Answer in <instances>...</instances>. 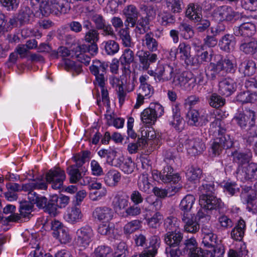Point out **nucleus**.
Returning a JSON list of instances; mask_svg holds the SVG:
<instances>
[{"mask_svg": "<svg viewBox=\"0 0 257 257\" xmlns=\"http://www.w3.org/2000/svg\"><path fill=\"white\" fill-rule=\"evenodd\" d=\"M32 248L33 249L29 257H53L49 253L43 254V249L40 247L39 243H35L34 246H33Z\"/></svg>", "mask_w": 257, "mask_h": 257, "instance_id": "nucleus-59", "label": "nucleus"}, {"mask_svg": "<svg viewBox=\"0 0 257 257\" xmlns=\"http://www.w3.org/2000/svg\"><path fill=\"white\" fill-rule=\"evenodd\" d=\"M113 210L107 206L96 207L93 212L92 215L95 219L99 221L108 222L113 217Z\"/></svg>", "mask_w": 257, "mask_h": 257, "instance_id": "nucleus-22", "label": "nucleus"}, {"mask_svg": "<svg viewBox=\"0 0 257 257\" xmlns=\"http://www.w3.org/2000/svg\"><path fill=\"white\" fill-rule=\"evenodd\" d=\"M164 228L169 231H177L179 227V221L174 216L167 217L164 221Z\"/></svg>", "mask_w": 257, "mask_h": 257, "instance_id": "nucleus-37", "label": "nucleus"}, {"mask_svg": "<svg viewBox=\"0 0 257 257\" xmlns=\"http://www.w3.org/2000/svg\"><path fill=\"white\" fill-rule=\"evenodd\" d=\"M170 124L176 130H180V126L183 122V119L181 117L179 109L177 106L173 108V115L171 120H169Z\"/></svg>", "mask_w": 257, "mask_h": 257, "instance_id": "nucleus-39", "label": "nucleus"}, {"mask_svg": "<svg viewBox=\"0 0 257 257\" xmlns=\"http://www.w3.org/2000/svg\"><path fill=\"white\" fill-rule=\"evenodd\" d=\"M29 200L34 205L36 204L39 208H45L47 205V199L44 196H39L38 194H30Z\"/></svg>", "mask_w": 257, "mask_h": 257, "instance_id": "nucleus-41", "label": "nucleus"}, {"mask_svg": "<svg viewBox=\"0 0 257 257\" xmlns=\"http://www.w3.org/2000/svg\"><path fill=\"white\" fill-rule=\"evenodd\" d=\"M256 69V64L251 59L244 58L241 60L239 65V71L244 75L250 76L255 73Z\"/></svg>", "mask_w": 257, "mask_h": 257, "instance_id": "nucleus-26", "label": "nucleus"}, {"mask_svg": "<svg viewBox=\"0 0 257 257\" xmlns=\"http://www.w3.org/2000/svg\"><path fill=\"white\" fill-rule=\"evenodd\" d=\"M34 210V205L29 201L21 202L19 207L20 215L23 218L30 219L33 215L31 214Z\"/></svg>", "mask_w": 257, "mask_h": 257, "instance_id": "nucleus-34", "label": "nucleus"}, {"mask_svg": "<svg viewBox=\"0 0 257 257\" xmlns=\"http://www.w3.org/2000/svg\"><path fill=\"white\" fill-rule=\"evenodd\" d=\"M138 187L139 189L147 193H149L152 187L151 184L148 180V175L147 174H142L139 177L138 180Z\"/></svg>", "mask_w": 257, "mask_h": 257, "instance_id": "nucleus-40", "label": "nucleus"}, {"mask_svg": "<svg viewBox=\"0 0 257 257\" xmlns=\"http://www.w3.org/2000/svg\"><path fill=\"white\" fill-rule=\"evenodd\" d=\"M181 188V186L177 185L172 187L171 188H168L167 190L160 189L158 187H154L153 188V192L154 194L161 198H165L167 196H172L179 192Z\"/></svg>", "mask_w": 257, "mask_h": 257, "instance_id": "nucleus-30", "label": "nucleus"}, {"mask_svg": "<svg viewBox=\"0 0 257 257\" xmlns=\"http://www.w3.org/2000/svg\"><path fill=\"white\" fill-rule=\"evenodd\" d=\"M213 16L219 21H231L235 17V13L231 7L223 6L216 8L214 11Z\"/></svg>", "mask_w": 257, "mask_h": 257, "instance_id": "nucleus-20", "label": "nucleus"}, {"mask_svg": "<svg viewBox=\"0 0 257 257\" xmlns=\"http://www.w3.org/2000/svg\"><path fill=\"white\" fill-rule=\"evenodd\" d=\"M122 14L125 17L124 29H123V32H127L129 31L130 27L133 28L135 26L139 13L134 5H130L123 9Z\"/></svg>", "mask_w": 257, "mask_h": 257, "instance_id": "nucleus-9", "label": "nucleus"}, {"mask_svg": "<svg viewBox=\"0 0 257 257\" xmlns=\"http://www.w3.org/2000/svg\"><path fill=\"white\" fill-rule=\"evenodd\" d=\"M46 178L47 182L51 184L53 189H59L62 186L66 175L63 170L56 168L49 170L46 175Z\"/></svg>", "mask_w": 257, "mask_h": 257, "instance_id": "nucleus-8", "label": "nucleus"}, {"mask_svg": "<svg viewBox=\"0 0 257 257\" xmlns=\"http://www.w3.org/2000/svg\"><path fill=\"white\" fill-rule=\"evenodd\" d=\"M233 161L237 163L238 167L243 166L250 161L252 157V153L250 151L242 152L235 150L231 153Z\"/></svg>", "mask_w": 257, "mask_h": 257, "instance_id": "nucleus-28", "label": "nucleus"}, {"mask_svg": "<svg viewBox=\"0 0 257 257\" xmlns=\"http://www.w3.org/2000/svg\"><path fill=\"white\" fill-rule=\"evenodd\" d=\"M111 252V248L107 246H99L94 251L96 257H107Z\"/></svg>", "mask_w": 257, "mask_h": 257, "instance_id": "nucleus-64", "label": "nucleus"}, {"mask_svg": "<svg viewBox=\"0 0 257 257\" xmlns=\"http://www.w3.org/2000/svg\"><path fill=\"white\" fill-rule=\"evenodd\" d=\"M236 174L237 178L242 182L257 179V163H250L245 166L238 167Z\"/></svg>", "mask_w": 257, "mask_h": 257, "instance_id": "nucleus-5", "label": "nucleus"}, {"mask_svg": "<svg viewBox=\"0 0 257 257\" xmlns=\"http://www.w3.org/2000/svg\"><path fill=\"white\" fill-rule=\"evenodd\" d=\"M149 107L157 118L162 116L164 113V107L158 102L151 103Z\"/></svg>", "mask_w": 257, "mask_h": 257, "instance_id": "nucleus-60", "label": "nucleus"}, {"mask_svg": "<svg viewBox=\"0 0 257 257\" xmlns=\"http://www.w3.org/2000/svg\"><path fill=\"white\" fill-rule=\"evenodd\" d=\"M64 67L66 70L75 72L76 74H79L82 71L81 65L68 59L64 61Z\"/></svg>", "mask_w": 257, "mask_h": 257, "instance_id": "nucleus-44", "label": "nucleus"}, {"mask_svg": "<svg viewBox=\"0 0 257 257\" xmlns=\"http://www.w3.org/2000/svg\"><path fill=\"white\" fill-rule=\"evenodd\" d=\"M157 79L164 82L170 80L174 73V68L168 65H158L156 68Z\"/></svg>", "mask_w": 257, "mask_h": 257, "instance_id": "nucleus-21", "label": "nucleus"}, {"mask_svg": "<svg viewBox=\"0 0 257 257\" xmlns=\"http://www.w3.org/2000/svg\"><path fill=\"white\" fill-rule=\"evenodd\" d=\"M67 172L69 176L70 183H78L82 186L87 185L89 184L90 178L87 177L82 176L81 173L76 166H69L67 168Z\"/></svg>", "mask_w": 257, "mask_h": 257, "instance_id": "nucleus-16", "label": "nucleus"}, {"mask_svg": "<svg viewBox=\"0 0 257 257\" xmlns=\"http://www.w3.org/2000/svg\"><path fill=\"white\" fill-rule=\"evenodd\" d=\"M216 239L217 235L213 233L203 236L202 242L205 246L213 247L216 243Z\"/></svg>", "mask_w": 257, "mask_h": 257, "instance_id": "nucleus-63", "label": "nucleus"}, {"mask_svg": "<svg viewBox=\"0 0 257 257\" xmlns=\"http://www.w3.org/2000/svg\"><path fill=\"white\" fill-rule=\"evenodd\" d=\"M202 170L198 168L191 167L186 172V177L190 181L198 180L201 177Z\"/></svg>", "mask_w": 257, "mask_h": 257, "instance_id": "nucleus-48", "label": "nucleus"}, {"mask_svg": "<svg viewBox=\"0 0 257 257\" xmlns=\"http://www.w3.org/2000/svg\"><path fill=\"white\" fill-rule=\"evenodd\" d=\"M187 117L189 124L196 126H202L208 121L203 115H200L199 111L195 109L190 110L187 113Z\"/></svg>", "mask_w": 257, "mask_h": 257, "instance_id": "nucleus-24", "label": "nucleus"}, {"mask_svg": "<svg viewBox=\"0 0 257 257\" xmlns=\"http://www.w3.org/2000/svg\"><path fill=\"white\" fill-rule=\"evenodd\" d=\"M76 235L77 245L82 248H86L92 241L94 234L91 226L85 225L77 230Z\"/></svg>", "mask_w": 257, "mask_h": 257, "instance_id": "nucleus-7", "label": "nucleus"}, {"mask_svg": "<svg viewBox=\"0 0 257 257\" xmlns=\"http://www.w3.org/2000/svg\"><path fill=\"white\" fill-rule=\"evenodd\" d=\"M53 235L58 239L62 243H66L70 242L71 237L65 229H60L57 232H53Z\"/></svg>", "mask_w": 257, "mask_h": 257, "instance_id": "nucleus-55", "label": "nucleus"}, {"mask_svg": "<svg viewBox=\"0 0 257 257\" xmlns=\"http://www.w3.org/2000/svg\"><path fill=\"white\" fill-rule=\"evenodd\" d=\"M136 56L139 58L140 67L145 71L148 70L150 65L155 63L158 59L156 54L144 50L138 51Z\"/></svg>", "mask_w": 257, "mask_h": 257, "instance_id": "nucleus-12", "label": "nucleus"}, {"mask_svg": "<svg viewBox=\"0 0 257 257\" xmlns=\"http://www.w3.org/2000/svg\"><path fill=\"white\" fill-rule=\"evenodd\" d=\"M122 171L127 174L133 173L135 168V164L131 158H128L123 161L121 164L118 163V166Z\"/></svg>", "mask_w": 257, "mask_h": 257, "instance_id": "nucleus-45", "label": "nucleus"}, {"mask_svg": "<svg viewBox=\"0 0 257 257\" xmlns=\"http://www.w3.org/2000/svg\"><path fill=\"white\" fill-rule=\"evenodd\" d=\"M209 102L211 106L218 108L225 104V99L221 96L216 93H213L211 95Z\"/></svg>", "mask_w": 257, "mask_h": 257, "instance_id": "nucleus-49", "label": "nucleus"}, {"mask_svg": "<svg viewBox=\"0 0 257 257\" xmlns=\"http://www.w3.org/2000/svg\"><path fill=\"white\" fill-rule=\"evenodd\" d=\"M154 88L150 84H146L144 86H140L138 93L146 97V98H150L154 94Z\"/></svg>", "mask_w": 257, "mask_h": 257, "instance_id": "nucleus-61", "label": "nucleus"}, {"mask_svg": "<svg viewBox=\"0 0 257 257\" xmlns=\"http://www.w3.org/2000/svg\"><path fill=\"white\" fill-rule=\"evenodd\" d=\"M52 201L56 202L59 208H64L69 203L70 198L68 196L61 195L60 197L55 195L52 196Z\"/></svg>", "mask_w": 257, "mask_h": 257, "instance_id": "nucleus-62", "label": "nucleus"}, {"mask_svg": "<svg viewBox=\"0 0 257 257\" xmlns=\"http://www.w3.org/2000/svg\"><path fill=\"white\" fill-rule=\"evenodd\" d=\"M245 223L244 220L240 219L237 224L231 232L232 238L236 240H241L244 236Z\"/></svg>", "mask_w": 257, "mask_h": 257, "instance_id": "nucleus-32", "label": "nucleus"}, {"mask_svg": "<svg viewBox=\"0 0 257 257\" xmlns=\"http://www.w3.org/2000/svg\"><path fill=\"white\" fill-rule=\"evenodd\" d=\"M178 54H180V59L185 62L187 65L192 66L195 62H193V57L190 55V47L186 44L180 43L178 48Z\"/></svg>", "mask_w": 257, "mask_h": 257, "instance_id": "nucleus-27", "label": "nucleus"}, {"mask_svg": "<svg viewBox=\"0 0 257 257\" xmlns=\"http://www.w3.org/2000/svg\"><path fill=\"white\" fill-rule=\"evenodd\" d=\"M195 198L194 196L191 194L185 196L181 200L180 204V209L184 211V213H189L193 205L195 202Z\"/></svg>", "mask_w": 257, "mask_h": 257, "instance_id": "nucleus-36", "label": "nucleus"}, {"mask_svg": "<svg viewBox=\"0 0 257 257\" xmlns=\"http://www.w3.org/2000/svg\"><path fill=\"white\" fill-rule=\"evenodd\" d=\"M83 217V214L80 208L73 205L68 208L65 215V219L68 222L74 224L80 221Z\"/></svg>", "mask_w": 257, "mask_h": 257, "instance_id": "nucleus-25", "label": "nucleus"}, {"mask_svg": "<svg viewBox=\"0 0 257 257\" xmlns=\"http://www.w3.org/2000/svg\"><path fill=\"white\" fill-rule=\"evenodd\" d=\"M141 118L144 123L148 125L154 124L157 119L156 115L154 114L149 107L141 112Z\"/></svg>", "mask_w": 257, "mask_h": 257, "instance_id": "nucleus-38", "label": "nucleus"}, {"mask_svg": "<svg viewBox=\"0 0 257 257\" xmlns=\"http://www.w3.org/2000/svg\"><path fill=\"white\" fill-rule=\"evenodd\" d=\"M184 144L188 153L193 156L201 153L205 149V144L198 137H189L185 139Z\"/></svg>", "mask_w": 257, "mask_h": 257, "instance_id": "nucleus-11", "label": "nucleus"}, {"mask_svg": "<svg viewBox=\"0 0 257 257\" xmlns=\"http://www.w3.org/2000/svg\"><path fill=\"white\" fill-rule=\"evenodd\" d=\"M172 84L183 90H191L196 84V79L191 72L184 71L173 77Z\"/></svg>", "mask_w": 257, "mask_h": 257, "instance_id": "nucleus-4", "label": "nucleus"}, {"mask_svg": "<svg viewBox=\"0 0 257 257\" xmlns=\"http://www.w3.org/2000/svg\"><path fill=\"white\" fill-rule=\"evenodd\" d=\"M120 173L117 170L112 169L106 173L104 177V181L107 186L115 187L120 181Z\"/></svg>", "mask_w": 257, "mask_h": 257, "instance_id": "nucleus-29", "label": "nucleus"}, {"mask_svg": "<svg viewBox=\"0 0 257 257\" xmlns=\"http://www.w3.org/2000/svg\"><path fill=\"white\" fill-rule=\"evenodd\" d=\"M198 247V244L196 239L194 237H191L185 239L183 244L180 245V249L185 254L189 255L193 251L196 247Z\"/></svg>", "mask_w": 257, "mask_h": 257, "instance_id": "nucleus-31", "label": "nucleus"}, {"mask_svg": "<svg viewBox=\"0 0 257 257\" xmlns=\"http://www.w3.org/2000/svg\"><path fill=\"white\" fill-rule=\"evenodd\" d=\"M107 67V63L98 60H94L90 66V71L95 76V81L98 85H102L105 82L106 78L105 75Z\"/></svg>", "mask_w": 257, "mask_h": 257, "instance_id": "nucleus-6", "label": "nucleus"}, {"mask_svg": "<svg viewBox=\"0 0 257 257\" xmlns=\"http://www.w3.org/2000/svg\"><path fill=\"white\" fill-rule=\"evenodd\" d=\"M32 16H33V12L29 7H24L20 12L17 19L20 22V24L21 25L29 21Z\"/></svg>", "mask_w": 257, "mask_h": 257, "instance_id": "nucleus-42", "label": "nucleus"}, {"mask_svg": "<svg viewBox=\"0 0 257 257\" xmlns=\"http://www.w3.org/2000/svg\"><path fill=\"white\" fill-rule=\"evenodd\" d=\"M167 7L173 13H180L183 8L182 0H167Z\"/></svg>", "mask_w": 257, "mask_h": 257, "instance_id": "nucleus-51", "label": "nucleus"}, {"mask_svg": "<svg viewBox=\"0 0 257 257\" xmlns=\"http://www.w3.org/2000/svg\"><path fill=\"white\" fill-rule=\"evenodd\" d=\"M112 204L114 207L121 210L127 207L128 201L122 196L116 195L113 199Z\"/></svg>", "mask_w": 257, "mask_h": 257, "instance_id": "nucleus-56", "label": "nucleus"}, {"mask_svg": "<svg viewBox=\"0 0 257 257\" xmlns=\"http://www.w3.org/2000/svg\"><path fill=\"white\" fill-rule=\"evenodd\" d=\"M163 220V215L159 212H156L151 217L146 219L148 225L152 228H157L159 226Z\"/></svg>", "mask_w": 257, "mask_h": 257, "instance_id": "nucleus-47", "label": "nucleus"}, {"mask_svg": "<svg viewBox=\"0 0 257 257\" xmlns=\"http://www.w3.org/2000/svg\"><path fill=\"white\" fill-rule=\"evenodd\" d=\"M98 33H86L85 39V41L91 44L87 45L82 44L76 46V51H88L92 55H96L98 52V47L96 42L98 40Z\"/></svg>", "mask_w": 257, "mask_h": 257, "instance_id": "nucleus-10", "label": "nucleus"}, {"mask_svg": "<svg viewBox=\"0 0 257 257\" xmlns=\"http://www.w3.org/2000/svg\"><path fill=\"white\" fill-rule=\"evenodd\" d=\"M160 180L164 183L176 184L181 180L179 173L175 172L173 168L170 166H166L160 172L159 174Z\"/></svg>", "mask_w": 257, "mask_h": 257, "instance_id": "nucleus-13", "label": "nucleus"}, {"mask_svg": "<svg viewBox=\"0 0 257 257\" xmlns=\"http://www.w3.org/2000/svg\"><path fill=\"white\" fill-rule=\"evenodd\" d=\"M186 16L189 19L194 21L195 22H199L202 18L199 7H196L193 4L189 5L186 11Z\"/></svg>", "mask_w": 257, "mask_h": 257, "instance_id": "nucleus-33", "label": "nucleus"}, {"mask_svg": "<svg viewBox=\"0 0 257 257\" xmlns=\"http://www.w3.org/2000/svg\"><path fill=\"white\" fill-rule=\"evenodd\" d=\"M182 221L184 224V229L186 232L195 233L199 231L200 225L194 214L188 212L183 213Z\"/></svg>", "mask_w": 257, "mask_h": 257, "instance_id": "nucleus-14", "label": "nucleus"}, {"mask_svg": "<svg viewBox=\"0 0 257 257\" xmlns=\"http://www.w3.org/2000/svg\"><path fill=\"white\" fill-rule=\"evenodd\" d=\"M200 198L203 196H210L214 194L215 191L214 185L211 183H203L199 188Z\"/></svg>", "mask_w": 257, "mask_h": 257, "instance_id": "nucleus-43", "label": "nucleus"}, {"mask_svg": "<svg viewBox=\"0 0 257 257\" xmlns=\"http://www.w3.org/2000/svg\"><path fill=\"white\" fill-rule=\"evenodd\" d=\"M107 192V189L105 187L98 190L91 191L89 194V197L93 201H97L105 197Z\"/></svg>", "mask_w": 257, "mask_h": 257, "instance_id": "nucleus-54", "label": "nucleus"}, {"mask_svg": "<svg viewBox=\"0 0 257 257\" xmlns=\"http://www.w3.org/2000/svg\"><path fill=\"white\" fill-rule=\"evenodd\" d=\"M86 13L88 17L95 24L97 29H103L104 32H113L111 26L105 25V21L103 17L97 14L93 9H90L87 8L86 9Z\"/></svg>", "mask_w": 257, "mask_h": 257, "instance_id": "nucleus-15", "label": "nucleus"}, {"mask_svg": "<svg viewBox=\"0 0 257 257\" xmlns=\"http://www.w3.org/2000/svg\"><path fill=\"white\" fill-rule=\"evenodd\" d=\"M104 49L107 54L113 55L118 52L119 46L114 41L109 40L105 42Z\"/></svg>", "mask_w": 257, "mask_h": 257, "instance_id": "nucleus-50", "label": "nucleus"}, {"mask_svg": "<svg viewBox=\"0 0 257 257\" xmlns=\"http://www.w3.org/2000/svg\"><path fill=\"white\" fill-rule=\"evenodd\" d=\"M70 8V4L67 0L44 1L40 5V11L44 16L51 14L56 15L65 14L69 12Z\"/></svg>", "mask_w": 257, "mask_h": 257, "instance_id": "nucleus-2", "label": "nucleus"}, {"mask_svg": "<svg viewBox=\"0 0 257 257\" xmlns=\"http://www.w3.org/2000/svg\"><path fill=\"white\" fill-rule=\"evenodd\" d=\"M114 226L113 224L106 223L101 224L98 228V232L103 235H109L113 233Z\"/></svg>", "mask_w": 257, "mask_h": 257, "instance_id": "nucleus-58", "label": "nucleus"}, {"mask_svg": "<svg viewBox=\"0 0 257 257\" xmlns=\"http://www.w3.org/2000/svg\"><path fill=\"white\" fill-rule=\"evenodd\" d=\"M47 188V183L42 180L35 179L28 183L22 185V191L28 193V198L30 194H37L34 191L35 190H46Z\"/></svg>", "mask_w": 257, "mask_h": 257, "instance_id": "nucleus-17", "label": "nucleus"}, {"mask_svg": "<svg viewBox=\"0 0 257 257\" xmlns=\"http://www.w3.org/2000/svg\"><path fill=\"white\" fill-rule=\"evenodd\" d=\"M199 204L201 207L207 208L208 210L220 208L223 205L221 200L214 195L208 197H201L199 198Z\"/></svg>", "mask_w": 257, "mask_h": 257, "instance_id": "nucleus-18", "label": "nucleus"}, {"mask_svg": "<svg viewBox=\"0 0 257 257\" xmlns=\"http://www.w3.org/2000/svg\"><path fill=\"white\" fill-rule=\"evenodd\" d=\"M141 221L137 219L127 223L123 228L124 233L131 234L138 230L141 226Z\"/></svg>", "mask_w": 257, "mask_h": 257, "instance_id": "nucleus-52", "label": "nucleus"}, {"mask_svg": "<svg viewBox=\"0 0 257 257\" xmlns=\"http://www.w3.org/2000/svg\"><path fill=\"white\" fill-rule=\"evenodd\" d=\"M222 65L219 61L217 63H210L208 66V69L211 71V78L212 80L217 78V77H221L225 75L222 69Z\"/></svg>", "mask_w": 257, "mask_h": 257, "instance_id": "nucleus-35", "label": "nucleus"}, {"mask_svg": "<svg viewBox=\"0 0 257 257\" xmlns=\"http://www.w3.org/2000/svg\"><path fill=\"white\" fill-rule=\"evenodd\" d=\"M120 62L123 65H130L134 61V54L132 50L129 48L125 49L120 58Z\"/></svg>", "mask_w": 257, "mask_h": 257, "instance_id": "nucleus-53", "label": "nucleus"}, {"mask_svg": "<svg viewBox=\"0 0 257 257\" xmlns=\"http://www.w3.org/2000/svg\"><path fill=\"white\" fill-rule=\"evenodd\" d=\"M257 47V43L252 40H244L240 49L246 54H252Z\"/></svg>", "mask_w": 257, "mask_h": 257, "instance_id": "nucleus-46", "label": "nucleus"}, {"mask_svg": "<svg viewBox=\"0 0 257 257\" xmlns=\"http://www.w3.org/2000/svg\"><path fill=\"white\" fill-rule=\"evenodd\" d=\"M256 115L252 108L245 107L242 112L235 114L233 120L241 128L248 129L255 125Z\"/></svg>", "mask_w": 257, "mask_h": 257, "instance_id": "nucleus-3", "label": "nucleus"}, {"mask_svg": "<svg viewBox=\"0 0 257 257\" xmlns=\"http://www.w3.org/2000/svg\"><path fill=\"white\" fill-rule=\"evenodd\" d=\"M218 87L219 94L227 97L235 91L236 85L233 79L227 78L219 82Z\"/></svg>", "mask_w": 257, "mask_h": 257, "instance_id": "nucleus-19", "label": "nucleus"}, {"mask_svg": "<svg viewBox=\"0 0 257 257\" xmlns=\"http://www.w3.org/2000/svg\"><path fill=\"white\" fill-rule=\"evenodd\" d=\"M152 33H147L145 36V44L151 51H155L158 49V42L151 35Z\"/></svg>", "mask_w": 257, "mask_h": 257, "instance_id": "nucleus-57", "label": "nucleus"}, {"mask_svg": "<svg viewBox=\"0 0 257 257\" xmlns=\"http://www.w3.org/2000/svg\"><path fill=\"white\" fill-rule=\"evenodd\" d=\"M224 122L219 118H216L211 124V131L215 134V138L211 144V151L214 156L220 154L223 150L231 148L233 142L230 136L225 134Z\"/></svg>", "mask_w": 257, "mask_h": 257, "instance_id": "nucleus-1", "label": "nucleus"}, {"mask_svg": "<svg viewBox=\"0 0 257 257\" xmlns=\"http://www.w3.org/2000/svg\"><path fill=\"white\" fill-rule=\"evenodd\" d=\"M183 234L180 231H168L164 235L165 243L170 247L180 246Z\"/></svg>", "mask_w": 257, "mask_h": 257, "instance_id": "nucleus-23", "label": "nucleus"}]
</instances>
